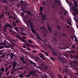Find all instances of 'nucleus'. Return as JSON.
<instances>
[{
    "label": "nucleus",
    "mask_w": 78,
    "mask_h": 78,
    "mask_svg": "<svg viewBox=\"0 0 78 78\" xmlns=\"http://www.w3.org/2000/svg\"><path fill=\"white\" fill-rule=\"evenodd\" d=\"M74 3L75 6L72 7V9L73 10V11H75V12L74 13H73V14L74 15V20L76 22V14L77 15H78V8H77L78 5L77 4L76 1H75Z\"/></svg>",
    "instance_id": "1"
},
{
    "label": "nucleus",
    "mask_w": 78,
    "mask_h": 78,
    "mask_svg": "<svg viewBox=\"0 0 78 78\" xmlns=\"http://www.w3.org/2000/svg\"><path fill=\"white\" fill-rule=\"evenodd\" d=\"M37 73V70H34L30 71L29 72L30 74V75H36V73Z\"/></svg>",
    "instance_id": "2"
},
{
    "label": "nucleus",
    "mask_w": 78,
    "mask_h": 78,
    "mask_svg": "<svg viewBox=\"0 0 78 78\" xmlns=\"http://www.w3.org/2000/svg\"><path fill=\"white\" fill-rule=\"evenodd\" d=\"M32 32L33 33H34V34H35L36 36H37V37L38 39H40V40H41V41H42V42H43V40H42V39H41L39 37V35L37 34L36 33V32H35L34 30V31L33 30Z\"/></svg>",
    "instance_id": "3"
},
{
    "label": "nucleus",
    "mask_w": 78,
    "mask_h": 78,
    "mask_svg": "<svg viewBox=\"0 0 78 78\" xmlns=\"http://www.w3.org/2000/svg\"><path fill=\"white\" fill-rule=\"evenodd\" d=\"M42 16V19H41V20H44L45 19H46V20H47V19L46 18V15H44L43 14V13L41 14Z\"/></svg>",
    "instance_id": "4"
},
{
    "label": "nucleus",
    "mask_w": 78,
    "mask_h": 78,
    "mask_svg": "<svg viewBox=\"0 0 78 78\" xmlns=\"http://www.w3.org/2000/svg\"><path fill=\"white\" fill-rule=\"evenodd\" d=\"M13 68H12V70H14L15 66H19V65L17 64L16 62H13Z\"/></svg>",
    "instance_id": "5"
},
{
    "label": "nucleus",
    "mask_w": 78,
    "mask_h": 78,
    "mask_svg": "<svg viewBox=\"0 0 78 78\" xmlns=\"http://www.w3.org/2000/svg\"><path fill=\"white\" fill-rule=\"evenodd\" d=\"M46 23H47V26L48 27V30L49 31H50V33H51V32H52L51 29L50 28V26H49V24L48 23V22H46Z\"/></svg>",
    "instance_id": "6"
},
{
    "label": "nucleus",
    "mask_w": 78,
    "mask_h": 78,
    "mask_svg": "<svg viewBox=\"0 0 78 78\" xmlns=\"http://www.w3.org/2000/svg\"><path fill=\"white\" fill-rule=\"evenodd\" d=\"M50 48L52 51L53 54L54 55H55L56 56H57V55H58V54H57V53H56V51L53 50V49L51 48Z\"/></svg>",
    "instance_id": "7"
},
{
    "label": "nucleus",
    "mask_w": 78,
    "mask_h": 78,
    "mask_svg": "<svg viewBox=\"0 0 78 78\" xmlns=\"http://www.w3.org/2000/svg\"><path fill=\"white\" fill-rule=\"evenodd\" d=\"M58 59H60V60H61V61L62 62V63L63 64H65V63H66V62H65V61L63 60V59L61 58V57H58Z\"/></svg>",
    "instance_id": "8"
},
{
    "label": "nucleus",
    "mask_w": 78,
    "mask_h": 78,
    "mask_svg": "<svg viewBox=\"0 0 78 78\" xmlns=\"http://www.w3.org/2000/svg\"><path fill=\"white\" fill-rule=\"evenodd\" d=\"M30 27L31 28V31L33 32V31H34V28H33V27H34V26H33V25L31 23L30 24Z\"/></svg>",
    "instance_id": "9"
},
{
    "label": "nucleus",
    "mask_w": 78,
    "mask_h": 78,
    "mask_svg": "<svg viewBox=\"0 0 78 78\" xmlns=\"http://www.w3.org/2000/svg\"><path fill=\"white\" fill-rule=\"evenodd\" d=\"M7 28H8V25H5L4 27L3 28V30L4 32H5L6 31V29Z\"/></svg>",
    "instance_id": "10"
},
{
    "label": "nucleus",
    "mask_w": 78,
    "mask_h": 78,
    "mask_svg": "<svg viewBox=\"0 0 78 78\" xmlns=\"http://www.w3.org/2000/svg\"><path fill=\"white\" fill-rule=\"evenodd\" d=\"M20 40L22 42H25V43H27V41H25V40L22 38L21 37H20Z\"/></svg>",
    "instance_id": "11"
},
{
    "label": "nucleus",
    "mask_w": 78,
    "mask_h": 78,
    "mask_svg": "<svg viewBox=\"0 0 78 78\" xmlns=\"http://www.w3.org/2000/svg\"><path fill=\"white\" fill-rule=\"evenodd\" d=\"M11 47V44L9 45L8 46H7L6 44L4 45V47H5V48H10Z\"/></svg>",
    "instance_id": "12"
},
{
    "label": "nucleus",
    "mask_w": 78,
    "mask_h": 78,
    "mask_svg": "<svg viewBox=\"0 0 78 78\" xmlns=\"http://www.w3.org/2000/svg\"><path fill=\"white\" fill-rule=\"evenodd\" d=\"M13 29L14 30H16V31H17L18 33H19V31H18V29H19V28L17 27H15V28H13Z\"/></svg>",
    "instance_id": "13"
},
{
    "label": "nucleus",
    "mask_w": 78,
    "mask_h": 78,
    "mask_svg": "<svg viewBox=\"0 0 78 78\" xmlns=\"http://www.w3.org/2000/svg\"><path fill=\"white\" fill-rule=\"evenodd\" d=\"M43 8H44V7H40V12H41V13H40V14L41 13H42V10L43 9H44Z\"/></svg>",
    "instance_id": "14"
},
{
    "label": "nucleus",
    "mask_w": 78,
    "mask_h": 78,
    "mask_svg": "<svg viewBox=\"0 0 78 78\" xmlns=\"http://www.w3.org/2000/svg\"><path fill=\"white\" fill-rule=\"evenodd\" d=\"M5 70L4 68H2V67H1V69H0V72H3V71Z\"/></svg>",
    "instance_id": "15"
},
{
    "label": "nucleus",
    "mask_w": 78,
    "mask_h": 78,
    "mask_svg": "<svg viewBox=\"0 0 78 78\" xmlns=\"http://www.w3.org/2000/svg\"><path fill=\"white\" fill-rule=\"evenodd\" d=\"M7 24L8 26V27H9V28H10L11 29V30H12V26H11V25L9 24L8 23H7Z\"/></svg>",
    "instance_id": "16"
},
{
    "label": "nucleus",
    "mask_w": 78,
    "mask_h": 78,
    "mask_svg": "<svg viewBox=\"0 0 78 78\" xmlns=\"http://www.w3.org/2000/svg\"><path fill=\"white\" fill-rule=\"evenodd\" d=\"M20 34H21L22 35H23V36H27V33H24L23 32L20 33Z\"/></svg>",
    "instance_id": "17"
},
{
    "label": "nucleus",
    "mask_w": 78,
    "mask_h": 78,
    "mask_svg": "<svg viewBox=\"0 0 78 78\" xmlns=\"http://www.w3.org/2000/svg\"><path fill=\"white\" fill-rule=\"evenodd\" d=\"M44 76H42V78H47V74L44 73Z\"/></svg>",
    "instance_id": "18"
},
{
    "label": "nucleus",
    "mask_w": 78,
    "mask_h": 78,
    "mask_svg": "<svg viewBox=\"0 0 78 78\" xmlns=\"http://www.w3.org/2000/svg\"><path fill=\"white\" fill-rule=\"evenodd\" d=\"M26 14H28L30 15V16H31L30 15L31 14V13L29 12V11H27L26 12Z\"/></svg>",
    "instance_id": "19"
},
{
    "label": "nucleus",
    "mask_w": 78,
    "mask_h": 78,
    "mask_svg": "<svg viewBox=\"0 0 78 78\" xmlns=\"http://www.w3.org/2000/svg\"><path fill=\"white\" fill-rule=\"evenodd\" d=\"M30 62V64H32L33 65L34 64V62H33L31 61L30 60H29Z\"/></svg>",
    "instance_id": "20"
},
{
    "label": "nucleus",
    "mask_w": 78,
    "mask_h": 78,
    "mask_svg": "<svg viewBox=\"0 0 78 78\" xmlns=\"http://www.w3.org/2000/svg\"><path fill=\"white\" fill-rule=\"evenodd\" d=\"M30 62V64H32L33 65L34 64V62H33L31 61L30 60H29Z\"/></svg>",
    "instance_id": "21"
},
{
    "label": "nucleus",
    "mask_w": 78,
    "mask_h": 78,
    "mask_svg": "<svg viewBox=\"0 0 78 78\" xmlns=\"http://www.w3.org/2000/svg\"><path fill=\"white\" fill-rule=\"evenodd\" d=\"M58 0H54V2L55 3V4H56V3H57V4H58Z\"/></svg>",
    "instance_id": "22"
},
{
    "label": "nucleus",
    "mask_w": 78,
    "mask_h": 78,
    "mask_svg": "<svg viewBox=\"0 0 78 78\" xmlns=\"http://www.w3.org/2000/svg\"><path fill=\"white\" fill-rule=\"evenodd\" d=\"M44 43L45 44V45H46V47H48V48H49L50 47V45H47V44L45 43L44 42Z\"/></svg>",
    "instance_id": "23"
},
{
    "label": "nucleus",
    "mask_w": 78,
    "mask_h": 78,
    "mask_svg": "<svg viewBox=\"0 0 78 78\" xmlns=\"http://www.w3.org/2000/svg\"><path fill=\"white\" fill-rule=\"evenodd\" d=\"M44 43L45 44V45H46V47H48V48H49L50 47V45H47V44L45 43L44 42Z\"/></svg>",
    "instance_id": "24"
},
{
    "label": "nucleus",
    "mask_w": 78,
    "mask_h": 78,
    "mask_svg": "<svg viewBox=\"0 0 78 78\" xmlns=\"http://www.w3.org/2000/svg\"><path fill=\"white\" fill-rule=\"evenodd\" d=\"M42 3H43V5H46V1H44L43 2H42Z\"/></svg>",
    "instance_id": "25"
},
{
    "label": "nucleus",
    "mask_w": 78,
    "mask_h": 78,
    "mask_svg": "<svg viewBox=\"0 0 78 78\" xmlns=\"http://www.w3.org/2000/svg\"><path fill=\"white\" fill-rule=\"evenodd\" d=\"M20 29H21V30H20V31H22L23 32V31H25V29L24 28H22L21 27L20 28Z\"/></svg>",
    "instance_id": "26"
},
{
    "label": "nucleus",
    "mask_w": 78,
    "mask_h": 78,
    "mask_svg": "<svg viewBox=\"0 0 78 78\" xmlns=\"http://www.w3.org/2000/svg\"><path fill=\"white\" fill-rule=\"evenodd\" d=\"M50 59L51 61H55V58L52 57L50 58Z\"/></svg>",
    "instance_id": "27"
},
{
    "label": "nucleus",
    "mask_w": 78,
    "mask_h": 78,
    "mask_svg": "<svg viewBox=\"0 0 78 78\" xmlns=\"http://www.w3.org/2000/svg\"><path fill=\"white\" fill-rule=\"evenodd\" d=\"M12 23H13V27L16 26V23H15L14 21H13Z\"/></svg>",
    "instance_id": "28"
},
{
    "label": "nucleus",
    "mask_w": 78,
    "mask_h": 78,
    "mask_svg": "<svg viewBox=\"0 0 78 78\" xmlns=\"http://www.w3.org/2000/svg\"><path fill=\"white\" fill-rule=\"evenodd\" d=\"M20 57L21 58H20V59L21 60V61H23V58H24V57H22L21 56H20Z\"/></svg>",
    "instance_id": "29"
},
{
    "label": "nucleus",
    "mask_w": 78,
    "mask_h": 78,
    "mask_svg": "<svg viewBox=\"0 0 78 78\" xmlns=\"http://www.w3.org/2000/svg\"><path fill=\"white\" fill-rule=\"evenodd\" d=\"M28 41L29 43H31V44H33V42L32 41H31V40H28Z\"/></svg>",
    "instance_id": "30"
},
{
    "label": "nucleus",
    "mask_w": 78,
    "mask_h": 78,
    "mask_svg": "<svg viewBox=\"0 0 78 78\" xmlns=\"http://www.w3.org/2000/svg\"><path fill=\"white\" fill-rule=\"evenodd\" d=\"M61 2H58V6H61Z\"/></svg>",
    "instance_id": "31"
},
{
    "label": "nucleus",
    "mask_w": 78,
    "mask_h": 78,
    "mask_svg": "<svg viewBox=\"0 0 78 78\" xmlns=\"http://www.w3.org/2000/svg\"><path fill=\"white\" fill-rule=\"evenodd\" d=\"M9 31H10V32H11V33L12 34H12V32L13 33H15L16 32H15L14 31H12V30H11L9 29Z\"/></svg>",
    "instance_id": "32"
},
{
    "label": "nucleus",
    "mask_w": 78,
    "mask_h": 78,
    "mask_svg": "<svg viewBox=\"0 0 78 78\" xmlns=\"http://www.w3.org/2000/svg\"><path fill=\"white\" fill-rule=\"evenodd\" d=\"M53 40L54 41H56V42H58V40H57V38L55 37V38H53Z\"/></svg>",
    "instance_id": "33"
},
{
    "label": "nucleus",
    "mask_w": 78,
    "mask_h": 78,
    "mask_svg": "<svg viewBox=\"0 0 78 78\" xmlns=\"http://www.w3.org/2000/svg\"><path fill=\"white\" fill-rule=\"evenodd\" d=\"M74 68L76 70H78V68H77V66H75V65H74Z\"/></svg>",
    "instance_id": "34"
},
{
    "label": "nucleus",
    "mask_w": 78,
    "mask_h": 78,
    "mask_svg": "<svg viewBox=\"0 0 78 78\" xmlns=\"http://www.w3.org/2000/svg\"><path fill=\"white\" fill-rule=\"evenodd\" d=\"M10 56L11 58H13V55L12 54H10Z\"/></svg>",
    "instance_id": "35"
},
{
    "label": "nucleus",
    "mask_w": 78,
    "mask_h": 78,
    "mask_svg": "<svg viewBox=\"0 0 78 78\" xmlns=\"http://www.w3.org/2000/svg\"><path fill=\"white\" fill-rule=\"evenodd\" d=\"M30 76H31V74H29L26 76V78H29V77H30Z\"/></svg>",
    "instance_id": "36"
},
{
    "label": "nucleus",
    "mask_w": 78,
    "mask_h": 78,
    "mask_svg": "<svg viewBox=\"0 0 78 78\" xmlns=\"http://www.w3.org/2000/svg\"><path fill=\"white\" fill-rule=\"evenodd\" d=\"M12 18V15H9V16L8 18H9V19H11V18Z\"/></svg>",
    "instance_id": "37"
},
{
    "label": "nucleus",
    "mask_w": 78,
    "mask_h": 78,
    "mask_svg": "<svg viewBox=\"0 0 78 78\" xmlns=\"http://www.w3.org/2000/svg\"><path fill=\"white\" fill-rule=\"evenodd\" d=\"M20 51L23 52V53H24V52H25V50H23V49H20Z\"/></svg>",
    "instance_id": "38"
},
{
    "label": "nucleus",
    "mask_w": 78,
    "mask_h": 78,
    "mask_svg": "<svg viewBox=\"0 0 78 78\" xmlns=\"http://www.w3.org/2000/svg\"><path fill=\"white\" fill-rule=\"evenodd\" d=\"M75 66H78V62H75Z\"/></svg>",
    "instance_id": "39"
},
{
    "label": "nucleus",
    "mask_w": 78,
    "mask_h": 78,
    "mask_svg": "<svg viewBox=\"0 0 78 78\" xmlns=\"http://www.w3.org/2000/svg\"><path fill=\"white\" fill-rule=\"evenodd\" d=\"M44 57V54H43V55H41L40 56V58H43Z\"/></svg>",
    "instance_id": "40"
},
{
    "label": "nucleus",
    "mask_w": 78,
    "mask_h": 78,
    "mask_svg": "<svg viewBox=\"0 0 78 78\" xmlns=\"http://www.w3.org/2000/svg\"><path fill=\"white\" fill-rule=\"evenodd\" d=\"M22 62H23V64H25L26 63V62L25 61L22 60Z\"/></svg>",
    "instance_id": "41"
},
{
    "label": "nucleus",
    "mask_w": 78,
    "mask_h": 78,
    "mask_svg": "<svg viewBox=\"0 0 78 78\" xmlns=\"http://www.w3.org/2000/svg\"><path fill=\"white\" fill-rule=\"evenodd\" d=\"M74 47H75V45H73V44L72 45V48L73 49H74Z\"/></svg>",
    "instance_id": "42"
},
{
    "label": "nucleus",
    "mask_w": 78,
    "mask_h": 78,
    "mask_svg": "<svg viewBox=\"0 0 78 78\" xmlns=\"http://www.w3.org/2000/svg\"><path fill=\"white\" fill-rule=\"evenodd\" d=\"M45 55H46V56H48V54H49L48 53H47L46 52H45Z\"/></svg>",
    "instance_id": "43"
},
{
    "label": "nucleus",
    "mask_w": 78,
    "mask_h": 78,
    "mask_svg": "<svg viewBox=\"0 0 78 78\" xmlns=\"http://www.w3.org/2000/svg\"><path fill=\"white\" fill-rule=\"evenodd\" d=\"M5 48V46H2L0 47V48Z\"/></svg>",
    "instance_id": "44"
},
{
    "label": "nucleus",
    "mask_w": 78,
    "mask_h": 78,
    "mask_svg": "<svg viewBox=\"0 0 78 78\" xmlns=\"http://www.w3.org/2000/svg\"><path fill=\"white\" fill-rule=\"evenodd\" d=\"M16 37L18 39H20V37L19 36V35H17L16 36Z\"/></svg>",
    "instance_id": "45"
},
{
    "label": "nucleus",
    "mask_w": 78,
    "mask_h": 78,
    "mask_svg": "<svg viewBox=\"0 0 78 78\" xmlns=\"http://www.w3.org/2000/svg\"><path fill=\"white\" fill-rule=\"evenodd\" d=\"M55 36H58V32H55Z\"/></svg>",
    "instance_id": "46"
},
{
    "label": "nucleus",
    "mask_w": 78,
    "mask_h": 78,
    "mask_svg": "<svg viewBox=\"0 0 78 78\" xmlns=\"http://www.w3.org/2000/svg\"><path fill=\"white\" fill-rule=\"evenodd\" d=\"M57 27L59 30H61V28H60V27H59L58 26H57Z\"/></svg>",
    "instance_id": "47"
},
{
    "label": "nucleus",
    "mask_w": 78,
    "mask_h": 78,
    "mask_svg": "<svg viewBox=\"0 0 78 78\" xmlns=\"http://www.w3.org/2000/svg\"><path fill=\"white\" fill-rule=\"evenodd\" d=\"M37 65L35 63H34V67H36Z\"/></svg>",
    "instance_id": "48"
},
{
    "label": "nucleus",
    "mask_w": 78,
    "mask_h": 78,
    "mask_svg": "<svg viewBox=\"0 0 78 78\" xmlns=\"http://www.w3.org/2000/svg\"><path fill=\"white\" fill-rule=\"evenodd\" d=\"M52 9H53L54 8V7H55V5L54 4L53 5H52Z\"/></svg>",
    "instance_id": "49"
},
{
    "label": "nucleus",
    "mask_w": 78,
    "mask_h": 78,
    "mask_svg": "<svg viewBox=\"0 0 78 78\" xmlns=\"http://www.w3.org/2000/svg\"><path fill=\"white\" fill-rule=\"evenodd\" d=\"M32 52L33 53H36V51H35V50H33Z\"/></svg>",
    "instance_id": "50"
},
{
    "label": "nucleus",
    "mask_w": 78,
    "mask_h": 78,
    "mask_svg": "<svg viewBox=\"0 0 78 78\" xmlns=\"http://www.w3.org/2000/svg\"><path fill=\"white\" fill-rule=\"evenodd\" d=\"M38 55H39V56H41V55H43V54H42L41 53H39Z\"/></svg>",
    "instance_id": "51"
},
{
    "label": "nucleus",
    "mask_w": 78,
    "mask_h": 78,
    "mask_svg": "<svg viewBox=\"0 0 78 78\" xmlns=\"http://www.w3.org/2000/svg\"><path fill=\"white\" fill-rule=\"evenodd\" d=\"M22 38L23 39H26V37H25L24 36H23L22 37Z\"/></svg>",
    "instance_id": "52"
},
{
    "label": "nucleus",
    "mask_w": 78,
    "mask_h": 78,
    "mask_svg": "<svg viewBox=\"0 0 78 78\" xmlns=\"http://www.w3.org/2000/svg\"><path fill=\"white\" fill-rule=\"evenodd\" d=\"M66 27H67L68 28H70V27H69V26L67 24H66Z\"/></svg>",
    "instance_id": "53"
},
{
    "label": "nucleus",
    "mask_w": 78,
    "mask_h": 78,
    "mask_svg": "<svg viewBox=\"0 0 78 78\" xmlns=\"http://www.w3.org/2000/svg\"><path fill=\"white\" fill-rule=\"evenodd\" d=\"M69 25H70V26H72V24H71V23H70V22H69Z\"/></svg>",
    "instance_id": "54"
},
{
    "label": "nucleus",
    "mask_w": 78,
    "mask_h": 78,
    "mask_svg": "<svg viewBox=\"0 0 78 78\" xmlns=\"http://www.w3.org/2000/svg\"><path fill=\"white\" fill-rule=\"evenodd\" d=\"M45 67L46 69H48V67H47V66H45Z\"/></svg>",
    "instance_id": "55"
},
{
    "label": "nucleus",
    "mask_w": 78,
    "mask_h": 78,
    "mask_svg": "<svg viewBox=\"0 0 78 78\" xmlns=\"http://www.w3.org/2000/svg\"><path fill=\"white\" fill-rule=\"evenodd\" d=\"M64 56H66V57H67V58H68V57H67V55L65 54V55H64Z\"/></svg>",
    "instance_id": "56"
},
{
    "label": "nucleus",
    "mask_w": 78,
    "mask_h": 78,
    "mask_svg": "<svg viewBox=\"0 0 78 78\" xmlns=\"http://www.w3.org/2000/svg\"><path fill=\"white\" fill-rule=\"evenodd\" d=\"M23 47L24 48H26V46H25L24 45L23 46Z\"/></svg>",
    "instance_id": "57"
},
{
    "label": "nucleus",
    "mask_w": 78,
    "mask_h": 78,
    "mask_svg": "<svg viewBox=\"0 0 78 78\" xmlns=\"http://www.w3.org/2000/svg\"><path fill=\"white\" fill-rule=\"evenodd\" d=\"M19 22V20H17L16 21V23H18V22Z\"/></svg>",
    "instance_id": "58"
},
{
    "label": "nucleus",
    "mask_w": 78,
    "mask_h": 78,
    "mask_svg": "<svg viewBox=\"0 0 78 78\" xmlns=\"http://www.w3.org/2000/svg\"><path fill=\"white\" fill-rule=\"evenodd\" d=\"M59 13L60 14H62V12H59Z\"/></svg>",
    "instance_id": "59"
},
{
    "label": "nucleus",
    "mask_w": 78,
    "mask_h": 78,
    "mask_svg": "<svg viewBox=\"0 0 78 78\" xmlns=\"http://www.w3.org/2000/svg\"><path fill=\"white\" fill-rule=\"evenodd\" d=\"M21 10H22V11H23H23H25V9H22Z\"/></svg>",
    "instance_id": "60"
},
{
    "label": "nucleus",
    "mask_w": 78,
    "mask_h": 78,
    "mask_svg": "<svg viewBox=\"0 0 78 78\" xmlns=\"http://www.w3.org/2000/svg\"><path fill=\"white\" fill-rule=\"evenodd\" d=\"M6 75H9V71H8V72L6 73Z\"/></svg>",
    "instance_id": "61"
},
{
    "label": "nucleus",
    "mask_w": 78,
    "mask_h": 78,
    "mask_svg": "<svg viewBox=\"0 0 78 78\" xmlns=\"http://www.w3.org/2000/svg\"><path fill=\"white\" fill-rule=\"evenodd\" d=\"M42 59L43 60H44V61H45V58H42Z\"/></svg>",
    "instance_id": "62"
},
{
    "label": "nucleus",
    "mask_w": 78,
    "mask_h": 78,
    "mask_svg": "<svg viewBox=\"0 0 78 78\" xmlns=\"http://www.w3.org/2000/svg\"><path fill=\"white\" fill-rule=\"evenodd\" d=\"M69 52H70V53H73V51H69Z\"/></svg>",
    "instance_id": "63"
},
{
    "label": "nucleus",
    "mask_w": 78,
    "mask_h": 78,
    "mask_svg": "<svg viewBox=\"0 0 78 78\" xmlns=\"http://www.w3.org/2000/svg\"><path fill=\"white\" fill-rule=\"evenodd\" d=\"M78 17H77L76 22H78Z\"/></svg>",
    "instance_id": "64"
}]
</instances>
